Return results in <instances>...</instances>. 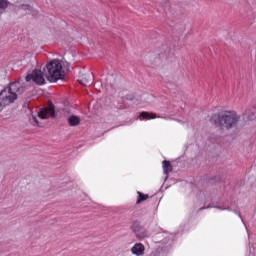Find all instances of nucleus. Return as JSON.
Wrapping results in <instances>:
<instances>
[{"instance_id": "obj_13", "label": "nucleus", "mask_w": 256, "mask_h": 256, "mask_svg": "<svg viewBox=\"0 0 256 256\" xmlns=\"http://www.w3.org/2000/svg\"><path fill=\"white\" fill-rule=\"evenodd\" d=\"M215 209H220V211H233L232 207H221V206H215Z\"/></svg>"}, {"instance_id": "obj_3", "label": "nucleus", "mask_w": 256, "mask_h": 256, "mask_svg": "<svg viewBox=\"0 0 256 256\" xmlns=\"http://www.w3.org/2000/svg\"><path fill=\"white\" fill-rule=\"evenodd\" d=\"M211 121L216 125V127L233 129V127H237V123H239V116L234 111H225L214 114Z\"/></svg>"}, {"instance_id": "obj_14", "label": "nucleus", "mask_w": 256, "mask_h": 256, "mask_svg": "<svg viewBox=\"0 0 256 256\" xmlns=\"http://www.w3.org/2000/svg\"><path fill=\"white\" fill-rule=\"evenodd\" d=\"M19 9H22L23 11H31V6L24 4L19 7Z\"/></svg>"}, {"instance_id": "obj_10", "label": "nucleus", "mask_w": 256, "mask_h": 256, "mask_svg": "<svg viewBox=\"0 0 256 256\" xmlns=\"http://www.w3.org/2000/svg\"><path fill=\"white\" fill-rule=\"evenodd\" d=\"M68 123L71 127H77V125L81 123V118H79L78 116L72 115L69 117Z\"/></svg>"}, {"instance_id": "obj_7", "label": "nucleus", "mask_w": 256, "mask_h": 256, "mask_svg": "<svg viewBox=\"0 0 256 256\" xmlns=\"http://www.w3.org/2000/svg\"><path fill=\"white\" fill-rule=\"evenodd\" d=\"M162 168H163L164 174L166 175V179H168L169 173L173 171V166H171V162L164 160L162 162Z\"/></svg>"}, {"instance_id": "obj_19", "label": "nucleus", "mask_w": 256, "mask_h": 256, "mask_svg": "<svg viewBox=\"0 0 256 256\" xmlns=\"http://www.w3.org/2000/svg\"><path fill=\"white\" fill-rule=\"evenodd\" d=\"M107 79H113V77L112 76H107Z\"/></svg>"}, {"instance_id": "obj_18", "label": "nucleus", "mask_w": 256, "mask_h": 256, "mask_svg": "<svg viewBox=\"0 0 256 256\" xmlns=\"http://www.w3.org/2000/svg\"><path fill=\"white\" fill-rule=\"evenodd\" d=\"M106 85H111V83L108 80H106Z\"/></svg>"}, {"instance_id": "obj_4", "label": "nucleus", "mask_w": 256, "mask_h": 256, "mask_svg": "<svg viewBox=\"0 0 256 256\" xmlns=\"http://www.w3.org/2000/svg\"><path fill=\"white\" fill-rule=\"evenodd\" d=\"M50 117H55V107L53 105L41 109L38 113L39 119H50Z\"/></svg>"}, {"instance_id": "obj_2", "label": "nucleus", "mask_w": 256, "mask_h": 256, "mask_svg": "<svg viewBox=\"0 0 256 256\" xmlns=\"http://www.w3.org/2000/svg\"><path fill=\"white\" fill-rule=\"evenodd\" d=\"M21 93H23V80L12 82L2 89L0 91V111L7 105L15 103L17 96L21 95Z\"/></svg>"}, {"instance_id": "obj_16", "label": "nucleus", "mask_w": 256, "mask_h": 256, "mask_svg": "<svg viewBox=\"0 0 256 256\" xmlns=\"http://www.w3.org/2000/svg\"><path fill=\"white\" fill-rule=\"evenodd\" d=\"M234 213L238 215L239 219H241L242 223L245 225V227H247V225L245 224V220H243V217L241 216V214L237 213V211H234Z\"/></svg>"}, {"instance_id": "obj_15", "label": "nucleus", "mask_w": 256, "mask_h": 256, "mask_svg": "<svg viewBox=\"0 0 256 256\" xmlns=\"http://www.w3.org/2000/svg\"><path fill=\"white\" fill-rule=\"evenodd\" d=\"M33 125H37L39 127V120H37L36 116H32Z\"/></svg>"}, {"instance_id": "obj_17", "label": "nucleus", "mask_w": 256, "mask_h": 256, "mask_svg": "<svg viewBox=\"0 0 256 256\" xmlns=\"http://www.w3.org/2000/svg\"><path fill=\"white\" fill-rule=\"evenodd\" d=\"M256 118V114H253L252 116H249L248 117V119L250 120V121H253V119H255Z\"/></svg>"}, {"instance_id": "obj_8", "label": "nucleus", "mask_w": 256, "mask_h": 256, "mask_svg": "<svg viewBox=\"0 0 256 256\" xmlns=\"http://www.w3.org/2000/svg\"><path fill=\"white\" fill-rule=\"evenodd\" d=\"M138 119L140 121H149L150 119H157V116L149 112H141Z\"/></svg>"}, {"instance_id": "obj_9", "label": "nucleus", "mask_w": 256, "mask_h": 256, "mask_svg": "<svg viewBox=\"0 0 256 256\" xmlns=\"http://www.w3.org/2000/svg\"><path fill=\"white\" fill-rule=\"evenodd\" d=\"M79 83H81V85H89V83H91V73H86L84 75H82L79 79Z\"/></svg>"}, {"instance_id": "obj_11", "label": "nucleus", "mask_w": 256, "mask_h": 256, "mask_svg": "<svg viewBox=\"0 0 256 256\" xmlns=\"http://www.w3.org/2000/svg\"><path fill=\"white\" fill-rule=\"evenodd\" d=\"M138 194V199L136 201L137 205H139L140 203H143V201H147L149 199V195L147 194H143L141 192H137Z\"/></svg>"}, {"instance_id": "obj_12", "label": "nucleus", "mask_w": 256, "mask_h": 256, "mask_svg": "<svg viewBox=\"0 0 256 256\" xmlns=\"http://www.w3.org/2000/svg\"><path fill=\"white\" fill-rule=\"evenodd\" d=\"M7 7H9V1L0 0V9H7Z\"/></svg>"}, {"instance_id": "obj_1", "label": "nucleus", "mask_w": 256, "mask_h": 256, "mask_svg": "<svg viewBox=\"0 0 256 256\" xmlns=\"http://www.w3.org/2000/svg\"><path fill=\"white\" fill-rule=\"evenodd\" d=\"M71 64L65 60L54 59L50 61L44 71L46 69V73L35 69L32 72L28 73L25 81L26 83H35L36 85H45V78L50 80L51 83H57L59 79H63V75L69 71Z\"/></svg>"}, {"instance_id": "obj_5", "label": "nucleus", "mask_w": 256, "mask_h": 256, "mask_svg": "<svg viewBox=\"0 0 256 256\" xmlns=\"http://www.w3.org/2000/svg\"><path fill=\"white\" fill-rule=\"evenodd\" d=\"M132 229L137 239L141 240L147 237V230L143 226H140L138 223L133 224Z\"/></svg>"}, {"instance_id": "obj_6", "label": "nucleus", "mask_w": 256, "mask_h": 256, "mask_svg": "<svg viewBox=\"0 0 256 256\" xmlns=\"http://www.w3.org/2000/svg\"><path fill=\"white\" fill-rule=\"evenodd\" d=\"M131 253L132 255H136V256L145 255V245L141 243L134 244V246L131 248Z\"/></svg>"}]
</instances>
